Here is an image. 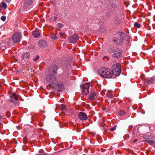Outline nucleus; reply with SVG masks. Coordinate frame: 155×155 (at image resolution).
I'll return each mask as SVG.
<instances>
[{"instance_id": "nucleus-1", "label": "nucleus", "mask_w": 155, "mask_h": 155, "mask_svg": "<svg viewBox=\"0 0 155 155\" xmlns=\"http://www.w3.org/2000/svg\"><path fill=\"white\" fill-rule=\"evenodd\" d=\"M99 75L104 78H114L112 71L109 69L105 68H102L99 70Z\"/></svg>"}, {"instance_id": "nucleus-2", "label": "nucleus", "mask_w": 155, "mask_h": 155, "mask_svg": "<svg viewBox=\"0 0 155 155\" xmlns=\"http://www.w3.org/2000/svg\"><path fill=\"white\" fill-rule=\"evenodd\" d=\"M112 70L113 77H114V76H118L121 72L120 64L118 63L114 64L112 66Z\"/></svg>"}, {"instance_id": "nucleus-3", "label": "nucleus", "mask_w": 155, "mask_h": 155, "mask_svg": "<svg viewBox=\"0 0 155 155\" xmlns=\"http://www.w3.org/2000/svg\"><path fill=\"white\" fill-rule=\"evenodd\" d=\"M90 83H86L81 86L82 89L81 94L83 95H86L89 93Z\"/></svg>"}, {"instance_id": "nucleus-4", "label": "nucleus", "mask_w": 155, "mask_h": 155, "mask_svg": "<svg viewBox=\"0 0 155 155\" xmlns=\"http://www.w3.org/2000/svg\"><path fill=\"white\" fill-rule=\"evenodd\" d=\"M111 53L112 57L115 58H118L121 57L122 52L119 49L116 48L114 50L112 51Z\"/></svg>"}, {"instance_id": "nucleus-5", "label": "nucleus", "mask_w": 155, "mask_h": 155, "mask_svg": "<svg viewBox=\"0 0 155 155\" xmlns=\"http://www.w3.org/2000/svg\"><path fill=\"white\" fill-rule=\"evenodd\" d=\"M21 35L20 32H16L12 36V40L15 43H18L20 41Z\"/></svg>"}, {"instance_id": "nucleus-6", "label": "nucleus", "mask_w": 155, "mask_h": 155, "mask_svg": "<svg viewBox=\"0 0 155 155\" xmlns=\"http://www.w3.org/2000/svg\"><path fill=\"white\" fill-rule=\"evenodd\" d=\"M79 38V36L78 35L74 34L73 36H70L68 40L71 43L75 44L77 42Z\"/></svg>"}, {"instance_id": "nucleus-7", "label": "nucleus", "mask_w": 155, "mask_h": 155, "mask_svg": "<svg viewBox=\"0 0 155 155\" xmlns=\"http://www.w3.org/2000/svg\"><path fill=\"white\" fill-rule=\"evenodd\" d=\"M78 118L81 120H85L87 119V115L85 113L83 112H81L78 114Z\"/></svg>"}, {"instance_id": "nucleus-8", "label": "nucleus", "mask_w": 155, "mask_h": 155, "mask_svg": "<svg viewBox=\"0 0 155 155\" xmlns=\"http://www.w3.org/2000/svg\"><path fill=\"white\" fill-rule=\"evenodd\" d=\"M56 78L52 75H48L47 80L49 82H54L56 81Z\"/></svg>"}, {"instance_id": "nucleus-9", "label": "nucleus", "mask_w": 155, "mask_h": 155, "mask_svg": "<svg viewBox=\"0 0 155 155\" xmlns=\"http://www.w3.org/2000/svg\"><path fill=\"white\" fill-rule=\"evenodd\" d=\"M97 98V93L96 92H91L90 93L89 99L91 100H92Z\"/></svg>"}, {"instance_id": "nucleus-10", "label": "nucleus", "mask_w": 155, "mask_h": 155, "mask_svg": "<svg viewBox=\"0 0 155 155\" xmlns=\"http://www.w3.org/2000/svg\"><path fill=\"white\" fill-rule=\"evenodd\" d=\"M155 79L153 78L147 79L145 82V84L146 85H149L150 84H153L155 81Z\"/></svg>"}, {"instance_id": "nucleus-11", "label": "nucleus", "mask_w": 155, "mask_h": 155, "mask_svg": "<svg viewBox=\"0 0 155 155\" xmlns=\"http://www.w3.org/2000/svg\"><path fill=\"white\" fill-rule=\"evenodd\" d=\"M46 44V42L44 40H40L38 42V45L41 48L45 47Z\"/></svg>"}, {"instance_id": "nucleus-12", "label": "nucleus", "mask_w": 155, "mask_h": 155, "mask_svg": "<svg viewBox=\"0 0 155 155\" xmlns=\"http://www.w3.org/2000/svg\"><path fill=\"white\" fill-rule=\"evenodd\" d=\"M124 38V35H121L120 36V39H118L119 42H118L117 43L119 45H122L123 44Z\"/></svg>"}, {"instance_id": "nucleus-13", "label": "nucleus", "mask_w": 155, "mask_h": 155, "mask_svg": "<svg viewBox=\"0 0 155 155\" xmlns=\"http://www.w3.org/2000/svg\"><path fill=\"white\" fill-rule=\"evenodd\" d=\"M30 57V53L28 52H26L23 54V59L24 60L26 59L29 58Z\"/></svg>"}, {"instance_id": "nucleus-14", "label": "nucleus", "mask_w": 155, "mask_h": 155, "mask_svg": "<svg viewBox=\"0 0 155 155\" xmlns=\"http://www.w3.org/2000/svg\"><path fill=\"white\" fill-rule=\"evenodd\" d=\"M32 34L35 38H38L40 35V33L38 31H35L33 32Z\"/></svg>"}, {"instance_id": "nucleus-15", "label": "nucleus", "mask_w": 155, "mask_h": 155, "mask_svg": "<svg viewBox=\"0 0 155 155\" xmlns=\"http://www.w3.org/2000/svg\"><path fill=\"white\" fill-rule=\"evenodd\" d=\"M147 142L151 145H155V141L153 139H149L146 140Z\"/></svg>"}, {"instance_id": "nucleus-16", "label": "nucleus", "mask_w": 155, "mask_h": 155, "mask_svg": "<svg viewBox=\"0 0 155 155\" xmlns=\"http://www.w3.org/2000/svg\"><path fill=\"white\" fill-rule=\"evenodd\" d=\"M33 0H25L24 4L25 5H31L33 2Z\"/></svg>"}, {"instance_id": "nucleus-17", "label": "nucleus", "mask_w": 155, "mask_h": 155, "mask_svg": "<svg viewBox=\"0 0 155 155\" xmlns=\"http://www.w3.org/2000/svg\"><path fill=\"white\" fill-rule=\"evenodd\" d=\"M12 99H14L16 100H17L18 99V96L15 93H13L11 96Z\"/></svg>"}, {"instance_id": "nucleus-18", "label": "nucleus", "mask_w": 155, "mask_h": 155, "mask_svg": "<svg viewBox=\"0 0 155 155\" xmlns=\"http://www.w3.org/2000/svg\"><path fill=\"white\" fill-rule=\"evenodd\" d=\"M110 5L112 8L114 9H116L117 8V5L116 3L114 2H112V3H111Z\"/></svg>"}, {"instance_id": "nucleus-19", "label": "nucleus", "mask_w": 155, "mask_h": 155, "mask_svg": "<svg viewBox=\"0 0 155 155\" xmlns=\"http://www.w3.org/2000/svg\"><path fill=\"white\" fill-rule=\"evenodd\" d=\"M49 74L52 75H55L57 73V72L54 69H53L51 71H49Z\"/></svg>"}, {"instance_id": "nucleus-20", "label": "nucleus", "mask_w": 155, "mask_h": 155, "mask_svg": "<svg viewBox=\"0 0 155 155\" xmlns=\"http://www.w3.org/2000/svg\"><path fill=\"white\" fill-rule=\"evenodd\" d=\"M107 97L110 99H113L114 98V96L111 93L109 92L107 94Z\"/></svg>"}, {"instance_id": "nucleus-21", "label": "nucleus", "mask_w": 155, "mask_h": 155, "mask_svg": "<svg viewBox=\"0 0 155 155\" xmlns=\"http://www.w3.org/2000/svg\"><path fill=\"white\" fill-rule=\"evenodd\" d=\"M118 113L120 115H123L125 114L126 112L124 110H119L118 111Z\"/></svg>"}, {"instance_id": "nucleus-22", "label": "nucleus", "mask_w": 155, "mask_h": 155, "mask_svg": "<svg viewBox=\"0 0 155 155\" xmlns=\"http://www.w3.org/2000/svg\"><path fill=\"white\" fill-rule=\"evenodd\" d=\"M52 68L53 69H54L55 71H57L58 68V66L57 65H53L52 66Z\"/></svg>"}, {"instance_id": "nucleus-23", "label": "nucleus", "mask_w": 155, "mask_h": 155, "mask_svg": "<svg viewBox=\"0 0 155 155\" xmlns=\"http://www.w3.org/2000/svg\"><path fill=\"white\" fill-rule=\"evenodd\" d=\"M1 3L4 9H5L7 8V5L5 2H2Z\"/></svg>"}, {"instance_id": "nucleus-24", "label": "nucleus", "mask_w": 155, "mask_h": 155, "mask_svg": "<svg viewBox=\"0 0 155 155\" xmlns=\"http://www.w3.org/2000/svg\"><path fill=\"white\" fill-rule=\"evenodd\" d=\"M134 25L135 27L137 28H140V25L137 22H135Z\"/></svg>"}, {"instance_id": "nucleus-25", "label": "nucleus", "mask_w": 155, "mask_h": 155, "mask_svg": "<svg viewBox=\"0 0 155 155\" xmlns=\"http://www.w3.org/2000/svg\"><path fill=\"white\" fill-rule=\"evenodd\" d=\"M51 38L52 39L55 40L57 38V37L55 34H53L51 36Z\"/></svg>"}, {"instance_id": "nucleus-26", "label": "nucleus", "mask_w": 155, "mask_h": 155, "mask_svg": "<svg viewBox=\"0 0 155 155\" xmlns=\"http://www.w3.org/2000/svg\"><path fill=\"white\" fill-rule=\"evenodd\" d=\"M6 17L5 16H2L1 18V20L3 21H5L6 20Z\"/></svg>"}, {"instance_id": "nucleus-27", "label": "nucleus", "mask_w": 155, "mask_h": 155, "mask_svg": "<svg viewBox=\"0 0 155 155\" xmlns=\"http://www.w3.org/2000/svg\"><path fill=\"white\" fill-rule=\"evenodd\" d=\"M66 108V107L65 105H61V108L62 110H64Z\"/></svg>"}, {"instance_id": "nucleus-28", "label": "nucleus", "mask_w": 155, "mask_h": 155, "mask_svg": "<svg viewBox=\"0 0 155 155\" xmlns=\"http://www.w3.org/2000/svg\"><path fill=\"white\" fill-rule=\"evenodd\" d=\"M118 40L116 38H113V41L115 42V43L117 44L118 42H119Z\"/></svg>"}, {"instance_id": "nucleus-29", "label": "nucleus", "mask_w": 155, "mask_h": 155, "mask_svg": "<svg viewBox=\"0 0 155 155\" xmlns=\"http://www.w3.org/2000/svg\"><path fill=\"white\" fill-rule=\"evenodd\" d=\"M57 26L58 28H61L63 27V25L61 23H58L57 24Z\"/></svg>"}, {"instance_id": "nucleus-30", "label": "nucleus", "mask_w": 155, "mask_h": 155, "mask_svg": "<svg viewBox=\"0 0 155 155\" xmlns=\"http://www.w3.org/2000/svg\"><path fill=\"white\" fill-rule=\"evenodd\" d=\"M117 125H115L113 127L111 128L110 130L111 131H113L116 130V128Z\"/></svg>"}, {"instance_id": "nucleus-31", "label": "nucleus", "mask_w": 155, "mask_h": 155, "mask_svg": "<svg viewBox=\"0 0 155 155\" xmlns=\"http://www.w3.org/2000/svg\"><path fill=\"white\" fill-rule=\"evenodd\" d=\"M39 58V56L38 55H37L36 57L33 59L34 61H36Z\"/></svg>"}, {"instance_id": "nucleus-32", "label": "nucleus", "mask_w": 155, "mask_h": 155, "mask_svg": "<svg viewBox=\"0 0 155 155\" xmlns=\"http://www.w3.org/2000/svg\"><path fill=\"white\" fill-rule=\"evenodd\" d=\"M58 17L57 16H55L54 18V21H56V20H57V19H58Z\"/></svg>"}, {"instance_id": "nucleus-33", "label": "nucleus", "mask_w": 155, "mask_h": 155, "mask_svg": "<svg viewBox=\"0 0 155 155\" xmlns=\"http://www.w3.org/2000/svg\"><path fill=\"white\" fill-rule=\"evenodd\" d=\"M5 1L9 3L11 1V0H5Z\"/></svg>"}, {"instance_id": "nucleus-34", "label": "nucleus", "mask_w": 155, "mask_h": 155, "mask_svg": "<svg viewBox=\"0 0 155 155\" xmlns=\"http://www.w3.org/2000/svg\"><path fill=\"white\" fill-rule=\"evenodd\" d=\"M60 34L61 36H62L64 35V34L63 32H60Z\"/></svg>"}, {"instance_id": "nucleus-35", "label": "nucleus", "mask_w": 155, "mask_h": 155, "mask_svg": "<svg viewBox=\"0 0 155 155\" xmlns=\"http://www.w3.org/2000/svg\"><path fill=\"white\" fill-rule=\"evenodd\" d=\"M137 139H134V140L133 142H134V143H135V142H137Z\"/></svg>"}, {"instance_id": "nucleus-36", "label": "nucleus", "mask_w": 155, "mask_h": 155, "mask_svg": "<svg viewBox=\"0 0 155 155\" xmlns=\"http://www.w3.org/2000/svg\"><path fill=\"white\" fill-rule=\"evenodd\" d=\"M2 5H0V12H1V10H2Z\"/></svg>"}, {"instance_id": "nucleus-37", "label": "nucleus", "mask_w": 155, "mask_h": 155, "mask_svg": "<svg viewBox=\"0 0 155 155\" xmlns=\"http://www.w3.org/2000/svg\"><path fill=\"white\" fill-rule=\"evenodd\" d=\"M10 101L12 102H13L14 101H13V99H10Z\"/></svg>"}]
</instances>
